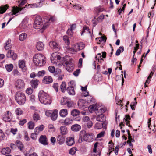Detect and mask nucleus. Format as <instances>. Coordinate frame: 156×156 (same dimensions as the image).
Listing matches in <instances>:
<instances>
[{"instance_id":"f257e3e1","label":"nucleus","mask_w":156,"mask_h":156,"mask_svg":"<svg viewBox=\"0 0 156 156\" xmlns=\"http://www.w3.org/2000/svg\"><path fill=\"white\" fill-rule=\"evenodd\" d=\"M21 3L19 5V7H14L12 9V14L16 15V13H19V14H23L25 13V11L24 9L25 8H34L36 7L35 4H29L28 5H26L25 7L22 8V7L27 2V0H20Z\"/></svg>"},{"instance_id":"f03ea898","label":"nucleus","mask_w":156,"mask_h":156,"mask_svg":"<svg viewBox=\"0 0 156 156\" xmlns=\"http://www.w3.org/2000/svg\"><path fill=\"white\" fill-rule=\"evenodd\" d=\"M94 135L93 133H87L84 130L80 131V133L78 142L81 143L83 141H90L93 140Z\"/></svg>"},{"instance_id":"7ed1b4c3","label":"nucleus","mask_w":156,"mask_h":156,"mask_svg":"<svg viewBox=\"0 0 156 156\" xmlns=\"http://www.w3.org/2000/svg\"><path fill=\"white\" fill-rule=\"evenodd\" d=\"M39 100L40 102L45 105L50 104L51 102V98L48 94L43 90H41L38 94Z\"/></svg>"},{"instance_id":"20e7f679","label":"nucleus","mask_w":156,"mask_h":156,"mask_svg":"<svg viewBox=\"0 0 156 156\" xmlns=\"http://www.w3.org/2000/svg\"><path fill=\"white\" fill-rule=\"evenodd\" d=\"M46 61V58L41 54H37L33 57V62L36 65L41 66L45 64Z\"/></svg>"},{"instance_id":"39448f33","label":"nucleus","mask_w":156,"mask_h":156,"mask_svg":"<svg viewBox=\"0 0 156 156\" xmlns=\"http://www.w3.org/2000/svg\"><path fill=\"white\" fill-rule=\"evenodd\" d=\"M62 63L66 67V69L68 71L71 72L73 70L74 65L72 60L69 56H66L63 58L62 60Z\"/></svg>"},{"instance_id":"423d86ee","label":"nucleus","mask_w":156,"mask_h":156,"mask_svg":"<svg viewBox=\"0 0 156 156\" xmlns=\"http://www.w3.org/2000/svg\"><path fill=\"white\" fill-rule=\"evenodd\" d=\"M15 98L17 102L21 105H23L26 101L25 94L20 91H18L16 93Z\"/></svg>"},{"instance_id":"0eeeda50","label":"nucleus","mask_w":156,"mask_h":156,"mask_svg":"<svg viewBox=\"0 0 156 156\" xmlns=\"http://www.w3.org/2000/svg\"><path fill=\"white\" fill-rule=\"evenodd\" d=\"M42 19L40 17H36L35 20L34 24V27L36 29H40L43 25Z\"/></svg>"},{"instance_id":"6e6552de","label":"nucleus","mask_w":156,"mask_h":156,"mask_svg":"<svg viewBox=\"0 0 156 156\" xmlns=\"http://www.w3.org/2000/svg\"><path fill=\"white\" fill-rule=\"evenodd\" d=\"M15 84L16 89L19 90H21L24 88L25 83L23 80L19 79L16 81Z\"/></svg>"},{"instance_id":"1a4fd4ad","label":"nucleus","mask_w":156,"mask_h":156,"mask_svg":"<svg viewBox=\"0 0 156 156\" xmlns=\"http://www.w3.org/2000/svg\"><path fill=\"white\" fill-rule=\"evenodd\" d=\"M12 118V114L9 111H6V113L2 116V119L6 122H10Z\"/></svg>"},{"instance_id":"9d476101","label":"nucleus","mask_w":156,"mask_h":156,"mask_svg":"<svg viewBox=\"0 0 156 156\" xmlns=\"http://www.w3.org/2000/svg\"><path fill=\"white\" fill-rule=\"evenodd\" d=\"M49 45L55 51H58L60 49V47L59 45L55 41H50L49 42Z\"/></svg>"},{"instance_id":"9b49d317","label":"nucleus","mask_w":156,"mask_h":156,"mask_svg":"<svg viewBox=\"0 0 156 156\" xmlns=\"http://www.w3.org/2000/svg\"><path fill=\"white\" fill-rule=\"evenodd\" d=\"M6 56L8 58H11L13 60H15L17 57V55L16 53H14L13 51L12 50H9Z\"/></svg>"},{"instance_id":"f8f14e48","label":"nucleus","mask_w":156,"mask_h":156,"mask_svg":"<svg viewBox=\"0 0 156 156\" xmlns=\"http://www.w3.org/2000/svg\"><path fill=\"white\" fill-rule=\"evenodd\" d=\"M39 142L44 145H47L48 144L47 138L46 136L41 135L39 139Z\"/></svg>"},{"instance_id":"ddd939ff","label":"nucleus","mask_w":156,"mask_h":156,"mask_svg":"<svg viewBox=\"0 0 156 156\" xmlns=\"http://www.w3.org/2000/svg\"><path fill=\"white\" fill-rule=\"evenodd\" d=\"M66 144L69 146H71L74 144V139L73 137H68L66 140Z\"/></svg>"},{"instance_id":"4468645a","label":"nucleus","mask_w":156,"mask_h":156,"mask_svg":"<svg viewBox=\"0 0 156 156\" xmlns=\"http://www.w3.org/2000/svg\"><path fill=\"white\" fill-rule=\"evenodd\" d=\"M87 103L86 101L83 100H80L78 103V105L79 108L81 109H83L86 108Z\"/></svg>"},{"instance_id":"2eb2a0df","label":"nucleus","mask_w":156,"mask_h":156,"mask_svg":"<svg viewBox=\"0 0 156 156\" xmlns=\"http://www.w3.org/2000/svg\"><path fill=\"white\" fill-rule=\"evenodd\" d=\"M81 126L80 125L77 124L72 125L71 127V129L74 132H78L80 130Z\"/></svg>"},{"instance_id":"dca6fc26","label":"nucleus","mask_w":156,"mask_h":156,"mask_svg":"<svg viewBox=\"0 0 156 156\" xmlns=\"http://www.w3.org/2000/svg\"><path fill=\"white\" fill-rule=\"evenodd\" d=\"M19 66L23 72L26 71L27 68L25 66V61L23 60H20L19 62Z\"/></svg>"},{"instance_id":"f3484780","label":"nucleus","mask_w":156,"mask_h":156,"mask_svg":"<svg viewBox=\"0 0 156 156\" xmlns=\"http://www.w3.org/2000/svg\"><path fill=\"white\" fill-rule=\"evenodd\" d=\"M105 109L102 108L96 107L95 108V111L96 113L98 114V113H100L101 116H103V113L105 112Z\"/></svg>"},{"instance_id":"a211bd4d","label":"nucleus","mask_w":156,"mask_h":156,"mask_svg":"<svg viewBox=\"0 0 156 156\" xmlns=\"http://www.w3.org/2000/svg\"><path fill=\"white\" fill-rule=\"evenodd\" d=\"M53 81L51 77L49 76H45L43 80V82L44 83L49 84L52 83Z\"/></svg>"},{"instance_id":"6ab92c4d","label":"nucleus","mask_w":156,"mask_h":156,"mask_svg":"<svg viewBox=\"0 0 156 156\" xmlns=\"http://www.w3.org/2000/svg\"><path fill=\"white\" fill-rule=\"evenodd\" d=\"M57 139L58 143L59 144L61 145L65 142V137L63 136L59 135L57 137Z\"/></svg>"},{"instance_id":"aec40b11","label":"nucleus","mask_w":156,"mask_h":156,"mask_svg":"<svg viewBox=\"0 0 156 156\" xmlns=\"http://www.w3.org/2000/svg\"><path fill=\"white\" fill-rule=\"evenodd\" d=\"M58 114V110L56 109L54 110L52 113V115L51 117V120L53 121L56 120L57 118Z\"/></svg>"},{"instance_id":"412c9836","label":"nucleus","mask_w":156,"mask_h":156,"mask_svg":"<svg viewBox=\"0 0 156 156\" xmlns=\"http://www.w3.org/2000/svg\"><path fill=\"white\" fill-rule=\"evenodd\" d=\"M30 83L32 87L35 88L37 87L39 82L37 79H34L31 81Z\"/></svg>"},{"instance_id":"4be33fe9","label":"nucleus","mask_w":156,"mask_h":156,"mask_svg":"<svg viewBox=\"0 0 156 156\" xmlns=\"http://www.w3.org/2000/svg\"><path fill=\"white\" fill-rule=\"evenodd\" d=\"M68 93L70 95H73L75 94L74 87L73 86H69L66 89Z\"/></svg>"},{"instance_id":"5701e85b","label":"nucleus","mask_w":156,"mask_h":156,"mask_svg":"<svg viewBox=\"0 0 156 156\" xmlns=\"http://www.w3.org/2000/svg\"><path fill=\"white\" fill-rule=\"evenodd\" d=\"M9 7L8 5H2L0 7V13L2 14L5 12Z\"/></svg>"},{"instance_id":"b1692460","label":"nucleus","mask_w":156,"mask_h":156,"mask_svg":"<svg viewBox=\"0 0 156 156\" xmlns=\"http://www.w3.org/2000/svg\"><path fill=\"white\" fill-rule=\"evenodd\" d=\"M36 47L37 50L39 51H41L43 49L44 45L42 42H39L37 43Z\"/></svg>"},{"instance_id":"393cba45","label":"nucleus","mask_w":156,"mask_h":156,"mask_svg":"<svg viewBox=\"0 0 156 156\" xmlns=\"http://www.w3.org/2000/svg\"><path fill=\"white\" fill-rule=\"evenodd\" d=\"M96 39L98 40H97V41H98L99 42H98V43L102 44H105L106 42V38L105 37L103 36L98 38H97Z\"/></svg>"},{"instance_id":"a878e982","label":"nucleus","mask_w":156,"mask_h":156,"mask_svg":"<svg viewBox=\"0 0 156 156\" xmlns=\"http://www.w3.org/2000/svg\"><path fill=\"white\" fill-rule=\"evenodd\" d=\"M67 110L66 109H61L59 112L60 116L62 117H66L67 115Z\"/></svg>"},{"instance_id":"bb28decb","label":"nucleus","mask_w":156,"mask_h":156,"mask_svg":"<svg viewBox=\"0 0 156 156\" xmlns=\"http://www.w3.org/2000/svg\"><path fill=\"white\" fill-rule=\"evenodd\" d=\"M11 151L10 148L9 147H7L6 148L2 149L1 151V153L3 155H5L7 154H9Z\"/></svg>"},{"instance_id":"cd10ccee","label":"nucleus","mask_w":156,"mask_h":156,"mask_svg":"<svg viewBox=\"0 0 156 156\" xmlns=\"http://www.w3.org/2000/svg\"><path fill=\"white\" fill-rule=\"evenodd\" d=\"M61 133L62 135L66 134L67 133V129L65 126H62L60 127Z\"/></svg>"},{"instance_id":"c85d7f7f","label":"nucleus","mask_w":156,"mask_h":156,"mask_svg":"<svg viewBox=\"0 0 156 156\" xmlns=\"http://www.w3.org/2000/svg\"><path fill=\"white\" fill-rule=\"evenodd\" d=\"M5 67L7 71L8 72H10L12 70L13 66L12 64H10L6 65Z\"/></svg>"},{"instance_id":"c756f323","label":"nucleus","mask_w":156,"mask_h":156,"mask_svg":"<svg viewBox=\"0 0 156 156\" xmlns=\"http://www.w3.org/2000/svg\"><path fill=\"white\" fill-rule=\"evenodd\" d=\"M73 120L69 118H66L64 121V123L66 125H68L72 123Z\"/></svg>"},{"instance_id":"7c9ffc66","label":"nucleus","mask_w":156,"mask_h":156,"mask_svg":"<svg viewBox=\"0 0 156 156\" xmlns=\"http://www.w3.org/2000/svg\"><path fill=\"white\" fill-rule=\"evenodd\" d=\"M79 46V44H75L73 45V46L72 47L73 51L77 52L80 50Z\"/></svg>"},{"instance_id":"2f4dec72","label":"nucleus","mask_w":156,"mask_h":156,"mask_svg":"<svg viewBox=\"0 0 156 156\" xmlns=\"http://www.w3.org/2000/svg\"><path fill=\"white\" fill-rule=\"evenodd\" d=\"M103 127V123L101 122H97L95 125V128L99 129H101Z\"/></svg>"},{"instance_id":"473e14b6","label":"nucleus","mask_w":156,"mask_h":156,"mask_svg":"<svg viewBox=\"0 0 156 156\" xmlns=\"http://www.w3.org/2000/svg\"><path fill=\"white\" fill-rule=\"evenodd\" d=\"M27 37V34L26 33H22L20 35L19 39L21 41H23Z\"/></svg>"},{"instance_id":"72a5a7b5","label":"nucleus","mask_w":156,"mask_h":156,"mask_svg":"<svg viewBox=\"0 0 156 156\" xmlns=\"http://www.w3.org/2000/svg\"><path fill=\"white\" fill-rule=\"evenodd\" d=\"M124 50V47L122 46H120L119 49L116 51L115 53V55L116 56L119 55L121 52H123Z\"/></svg>"},{"instance_id":"f704fd0d","label":"nucleus","mask_w":156,"mask_h":156,"mask_svg":"<svg viewBox=\"0 0 156 156\" xmlns=\"http://www.w3.org/2000/svg\"><path fill=\"white\" fill-rule=\"evenodd\" d=\"M16 143L18 148L21 151L23 147V145L22 143L20 141L17 140Z\"/></svg>"},{"instance_id":"c9c22d12","label":"nucleus","mask_w":156,"mask_h":156,"mask_svg":"<svg viewBox=\"0 0 156 156\" xmlns=\"http://www.w3.org/2000/svg\"><path fill=\"white\" fill-rule=\"evenodd\" d=\"M80 114V112L77 109H74L71 112V114L73 116H76Z\"/></svg>"},{"instance_id":"e433bc0d","label":"nucleus","mask_w":156,"mask_h":156,"mask_svg":"<svg viewBox=\"0 0 156 156\" xmlns=\"http://www.w3.org/2000/svg\"><path fill=\"white\" fill-rule=\"evenodd\" d=\"M66 82H63L60 86V88L62 92H64L65 91L66 88Z\"/></svg>"},{"instance_id":"4c0bfd02","label":"nucleus","mask_w":156,"mask_h":156,"mask_svg":"<svg viewBox=\"0 0 156 156\" xmlns=\"http://www.w3.org/2000/svg\"><path fill=\"white\" fill-rule=\"evenodd\" d=\"M68 98L66 97L62 98L61 101V103L62 105H66L68 101Z\"/></svg>"},{"instance_id":"58836bf2","label":"nucleus","mask_w":156,"mask_h":156,"mask_svg":"<svg viewBox=\"0 0 156 156\" xmlns=\"http://www.w3.org/2000/svg\"><path fill=\"white\" fill-rule=\"evenodd\" d=\"M154 74L153 72H151L148 76V78H147V80H146L145 83H144V86L145 87H147V86L146 85V84L147 83H148V82H150V79L152 77V76H153V75Z\"/></svg>"},{"instance_id":"ea45409f","label":"nucleus","mask_w":156,"mask_h":156,"mask_svg":"<svg viewBox=\"0 0 156 156\" xmlns=\"http://www.w3.org/2000/svg\"><path fill=\"white\" fill-rule=\"evenodd\" d=\"M33 118L34 120L37 121L40 119V117L38 114L35 112L34 114Z\"/></svg>"},{"instance_id":"a19ab883","label":"nucleus","mask_w":156,"mask_h":156,"mask_svg":"<svg viewBox=\"0 0 156 156\" xmlns=\"http://www.w3.org/2000/svg\"><path fill=\"white\" fill-rule=\"evenodd\" d=\"M28 127L30 129H33L34 128V123L32 121H30L28 123Z\"/></svg>"},{"instance_id":"79ce46f5","label":"nucleus","mask_w":156,"mask_h":156,"mask_svg":"<svg viewBox=\"0 0 156 156\" xmlns=\"http://www.w3.org/2000/svg\"><path fill=\"white\" fill-rule=\"evenodd\" d=\"M63 40L67 45H69V44L70 42L69 39L67 36H64L63 37Z\"/></svg>"},{"instance_id":"37998d69","label":"nucleus","mask_w":156,"mask_h":156,"mask_svg":"<svg viewBox=\"0 0 156 156\" xmlns=\"http://www.w3.org/2000/svg\"><path fill=\"white\" fill-rule=\"evenodd\" d=\"M77 150V148L75 147H74L70 149L69 151V153L72 155H73Z\"/></svg>"},{"instance_id":"c03bdc74","label":"nucleus","mask_w":156,"mask_h":156,"mask_svg":"<svg viewBox=\"0 0 156 156\" xmlns=\"http://www.w3.org/2000/svg\"><path fill=\"white\" fill-rule=\"evenodd\" d=\"M5 101V99L3 94H0V103H4Z\"/></svg>"},{"instance_id":"a18cd8bd","label":"nucleus","mask_w":156,"mask_h":156,"mask_svg":"<svg viewBox=\"0 0 156 156\" xmlns=\"http://www.w3.org/2000/svg\"><path fill=\"white\" fill-rule=\"evenodd\" d=\"M122 5L123 6L122 9L121 8H120L119 9L118 11V12L119 15H120L121 13L123 11V12H124V10L125 9V8L126 5V4H124L122 3Z\"/></svg>"},{"instance_id":"49530a36","label":"nucleus","mask_w":156,"mask_h":156,"mask_svg":"<svg viewBox=\"0 0 156 156\" xmlns=\"http://www.w3.org/2000/svg\"><path fill=\"white\" fill-rule=\"evenodd\" d=\"M15 113L17 115L22 114L23 113V111L20 108H17L15 110Z\"/></svg>"},{"instance_id":"de8ad7c7","label":"nucleus","mask_w":156,"mask_h":156,"mask_svg":"<svg viewBox=\"0 0 156 156\" xmlns=\"http://www.w3.org/2000/svg\"><path fill=\"white\" fill-rule=\"evenodd\" d=\"M73 6L74 8L76 9L80 10H83V7H82L80 5L76 4L73 5Z\"/></svg>"},{"instance_id":"09e8293b","label":"nucleus","mask_w":156,"mask_h":156,"mask_svg":"<svg viewBox=\"0 0 156 156\" xmlns=\"http://www.w3.org/2000/svg\"><path fill=\"white\" fill-rule=\"evenodd\" d=\"M11 41V40L9 39H8L7 41L5 43V49L7 50L9 48V47L8 46V45H9Z\"/></svg>"},{"instance_id":"8fccbe9b","label":"nucleus","mask_w":156,"mask_h":156,"mask_svg":"<svg viewBox=\"0 0 156 156\" xmlns=\"http://www.w3.org/2000/svg\"><path fill=\"white\" fill-rule=\"evenodd\" d=\"M45 73V71L44 70H42L39 71L37 75L39 77L42 76H44Z\"/></svg>"},{"instance_id":"3c124183","label":"nucleus","mask_w":156,"mask_h":156,"mask_svg":"<svg viewBox=\"0 0 156 156\" xmlns=\"http://www.w3.org/2000/svg\"><path fill=\"white\" fill-rule=\"evenodd\" d=\"M80 72V69H78L76 71H75L73 73V74L76 76H77L79 74Z\"/></svg>"},{"instance_id":"603ef678","label":"nucleus","mask_w":156,"mask_h":156,"mask_svg":"<svg viewBox=\"0 0 156 156\" xmlns=\"http://www.w3.org/2000/svg\"><path fill=\"white\" fill-rule=\"evenodd\" d=\"M136 104L137 102L136 101L133 102L130 104L131 108L133 110H135L134 107L136 106Z\"/></svg>"},{"instance_id":"864d4df0","label":"nucleus","mask_w":156,"mask_h":156,"mask_svg":"<svg viewBox=\"0 0 156 156\" xmlns=\"http://www.w3.org/2000/svg\"><path fill=\"white\" fill-rule=\"evenodd\" d=\"M49 71L51 73H53L55 71V68L53 66H50L48 67Z\"/></svg>"},{"instance_id":"5fc2aeb1","label":"nucleus","mask_w":156,"mask_h":156,"mask_svg":"<svg viewBox=\"0 0 156 156\" xmlns=\"http://www.w3.org/2000/svg\"><path fill=\"white\" fill-rule=\"evenodd\" d=\"M67 107L69 108L73 107V103L70 101L68 100L67 103L66 104Z\"/></svg>"},{"instance_id":"6e6d98bb","label":"nucleus","mask_w":156,"mask_h":156,"mask_svg":"<svg viewBox=\"0 0 156 156\" xmlns=\"http://www.w3.org/2000/svg\"><path fill=\"white\" fill-rule=\"evenodd\" d=\"M96 9V12L97 13L101 12L104 10L103 8L100 7H97Z\"/></svg>"},{"instance_id":"4d7b16f0","label":"nucleus","mask_w":156,"mask_h":156,"mask_svg":"<svg viewBox=\"0 0 156 156\" xmlns=\"http://www.w3.org/2000/svg\"><path fill=\"white\" fill-rule=\"evenodd\" d=\"M24 137L26 141H29L30 140V138L28 136V133L27 131L25 132Z\"/></svg>"},{"instance_id":"13d9d810","label":"nucleus","mask_w":156,"mask_h":156,"mask_svg":"<svg viewBox=\"0 0 156 156\" xmlns=\"http://www.w3.org/2000/svg\"><path fill=\"white\" fill-rule=\"evenodd\" d=\"M92 21H93V27H94L96 25H97V24H98V18L95 19V18H94V20H92Z\"/></svg>"},{"instance_id":"bf43d9fd","label":"nucleus","mask_w":156,"mask_h":156,"mask_svg":"<svg viewBox=\"0 0 156 156\" xmlns=\"http://www.w3.org/2000/svg\"><path fill=\"white\" fill-rule=\"evenodd\" d=\"M51 56L52 57V58H53L54 57H55V59H57V60H60L61 59V57L59 55H56L55 56V54L53 53L52 54Z\"/></svg>"},{"instance_id":"052dcab7","label":"nucleus","mask_w":156,"mask_h":156,"mask_svg":"<svg viewBox=\"0 0 156 156\" xmlns=\"http://www.w3.org/2000/svg\"><path fill=\"white\" fill-rule=\"evenodd\" d=\"M105 134V132L104 131L101 132L97 134V138H101Z\"/></svg>"},{"instance_id":"680f3d73","label":"nucleus","mask_w":156,"mask_h":156,"mask_svg":"<svg viewBox=\"0 0 156 156\" xmlns=\"http://www.w3.org/2000/svg\"><path fill=\"white\" fill-rule=\"evenodd\" d=\"M4 136V134L3 131L0 129V140L3 139Z\"/></svg>"},{"instance_id":"e2e57ef3","label":"nucleus","mask_w":156,"mask_h":156,"mask_svg":"<svg viewBox=\"0 0 156 156\" xmlns=\"http://www.w3.org/2000/svg\"><path fill=\"white\" fill-rule=\"evenodd\" d=\"M26 93L29 95L31 94L32 93V90L30 88H28L26 90Z\"/></svg>"},{"instance_id":"0e129e2a","label":"nucleus","mask_w":156,"mask_h":156,"mask_svg":"<svg viewBox=\"0 0 156 156\" xmlns=\"http://www.w3.org/2000/svg\"><path fill=\"white\" fill-rule=\"evenodd\" d=\"M52 112H53L51 111H46L45 112V115L48 117H51Z\"/></svg>"},{"instance_id":"69168bd1","label":"nucleus","mask_w":156,"mask_h":156,"mask_svg":"<svg viewBox=\"0 0 156 156\" xmlns=\"http://www.w3.org/2000/svg\"><path fill=\"white\" fill-rule=\"evenodd\" d=\"M58 84L57 83H54L53 85V87L56 92H58Z\"/></svg>"},{"instance_id":"338daca9","label":"nucleus","mask_w":156,"mask_h":156,"mask_svg":"<svg viewBox=\"0 0 156 156\" xmlns=\"http://www.w3.org/2000/svg\"><path fill=\"white\" fill-rule=\"evenodd\" d=\"M17 131V128H11V132L14 135H15L16 133V132Z\"/></svg>"},{"instance_id":"774afa93","label":"nucleus","mask_w":156,"mask_h":156,"mask_svg":"<svg viewBox=\"0 0 156 156\" xmlns=\"http://www.w3.org/2000/svg\"><path fill=\"white\" fill-rule=\"evenodd\" d=\"M27 122V120L26 119H24L23 120H20V121L19 124L20 125L23 126L24 124Z\"/></svg>"}]
</instances>
